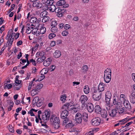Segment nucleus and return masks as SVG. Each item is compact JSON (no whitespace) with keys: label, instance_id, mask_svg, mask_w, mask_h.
<instances>
[{"label":"nucleus","instance_id":"1","mask_svg":"<svg viewBox=\"0 0 135 135\" xmlns=\"http://www.w3.org/2000/svg\"><path fill=\"white\" fill-rule=\"evenodd\" d=\"M53 127L56 129H57L60 127V121L59 117H55L54 115H53L51 117L50 121L52 122L53 120Z\"/></svg>","mask_w":135,"mask_h":135},{"label":"nucleus","instance_id":"2","mask_svg":"<svg viewBox=\"0 0 135 135\" xmlns=\"http://www.w3.org/2000/svg\"><path fill=\"white\" fill-rule=\"evenodd\" d=\"M61 114V118L64 120L63 121V125H65L68 121V119L67 118L69 114V112L66 109H64Z\"/></svg>","mask_w":135,"mask_h":135},{"label":"nucleus","instance_id":"3","mask_svg":"<svg viewBox=\"0 0 135 135\" xmlns=\"http://www.w3.org/2000/svg\"><path fill=\"white\" fill-rule=\"evenodd\" d=\"M74 105V103L73 102H72L70 103H65L62 106V108L63 109H66L68 110H72L73 109Z\"/></svg>","mask_w":135,"mask_h":135},{"label":"nucleus","instance_id":"4","mask_svg":"<svg viewBox=\"0 0 135 135\" xmlns=\"http://www.w3.org/2000/svg\"><path fill=\"white\" fill-rule=\"evenodd\" d=\"M113 103L114 105H116L115 107L117 109L119 108L122 107L121 103L119 102V98L117 96H113Z\"/></svg>","mask_w":135,"mask_h":135},{"label":"nucleus","instance_id":"5","mask_svg":"<svg viewBox=\"0 0 135 135\" xmlns=\"http://www.w3.org/2000/svg\"><path fill=\"white\" fill-rule=\"evenodd\" d=\"M43 86V85L41 83L38 84L35 87V88L32 89L31 91V92L34 95L37 94Z\"/></svg>","mask_w":135,"mask_h":135},{"label":"nucleus","instance_id":"6","mask_svg":"<svg viewBox=\"0 0 135 135\" xmlns=\"http://www.w3.org/2000/svg\"><path fill=\"white\" fill-rule=\"evenodd\" d=\"M43 86V85L41 83L38 84L35 87V88L32 89L31 91V92L34 95L37 94Z\"/></svg>","mask_w":135,"mask_h":135},{"label":"nucleus","instance_id":"7","mask_svg":"<svg viewBox=\"0 0 135 135\" xmlns=\"http://www.w3.org/2000/svg\"><path fill=\"white\" fill-rule=\"evenodd\" d=\"M100 119L99 117L93 118L91 121L92 124L95 126L99 125L100 123Z\"/></svg>","mask_w":135,"mask_h":135},{"label":"nucleus","instance_id":"8","mask_svg":"<svg viewBox=\"0 0 135 135\" xmlns=\"http://www.w3.org/2000/svg\"><path fill=\"white\" fill-rule=\"evenodd\" d=\"M42 3L47 6L46 7V10H47L49 8L48 6H50L53 4L54 2V1L53 0H42Z\"/></svg>","mask_w":135,"mask_h":135},{"label":"nucleus","instance_id":"9","mask_svg":"<svg viewBox=\"0 0 135 135\" xmlns=\"http://www.w3.org/2000/svg\"><path fill=\"white\" fill-rule=\"evenodd\" d=\"M82 116L80 113H77L75 115V119L78 123H80L82 121Z\"/></svg>","mask_w":135,"mask_h":135},{"label":"nucleus","instance_id":"10","mask_svg":"<svg viewBox=\"0 0 135 135\" xmlns=\"http://www.w3.org/2000/svg\"><path fill=\"white\" fill-rule=\"evenodd\" d=\"M102 95V93L93 94L92 95V98L94 100L98 101L101 99Z\"/></svg>","mask_w":135,"mask_h":135},{"label":"nucleus","instance_id":"11","mask_svg":"<svg viewBox=\"0 0 135 135\" xmlns=\"http://www.w3.org/2000/svg\"><path fill=\"white\" fill-rule=\"evenodd\" d=\"M112 94L110 91H107L105 94V102L108 103L110 102Z\"/></svg>","mask_w":135,"mask_h":135},{"label":"nucleus","instance_id":"12","mask_svg":"<svg viewBox=\"0 0 135 135\" xmlns=\"http://www.w3.org/2000/svg\"><path fill=\"white\" fill-rule=\"evenodd\" d=\"M88 99V98L85 95H82L80 97V101L83 105H85L86 104V102Z\"/></svg>","mask_w":135,"mask_h":135},{"label":"nucleus","instance_id":"13","mask_svg":"<svg viewBox=\"0 0 135 135\" xmlns=\"http://www.w3.org/2000/svg\"><path fill=\"white\" fill-rule=\"evenodd\" d=\"M86 108L88 111L91 113L93 112L94 108L93 104L91 103H89L86 105Z\"/></svg>","mask_w":135,"mask_h":135},{"label":"nucleus","instance_id":"14","mask_svg":"<svg viewBox=\"0 0 135 135\" xmlns=\"http://www.w3.org/2000/svg\"><path fill=\"white\" fill-rule=\"evenodd\" d=\"M32 6L33 7L37 9L41 8L42 6L41 3H40L39 1H35L33 2Z\"/></svg>","mask_w":135,"mask_h":135},{"label":"nucleus","instance_id":"15","mask_svg":"<svg viewBox=\"0 0 135 135\" xmlns=\"http://www.w3.org/2000/svg\"><path fill=\"white\" fill-rule=\"evenodd\" d=\"M118 109H117L116 108L115 109H112V110H109V111H108L109 113V116L112 117H114L116 115L117 113V110Z\"/></svg>","mask_w":135,"mask_h":135},{"label":"nucleus","instance_id":"16","mask_svg":"<svg viewBox=\"0 0 135 135\" xmlns=\"http://www.w3.org/2000/svg\"><path fill=\"white\" fill-rule=\"evenodd\" d=\"M105 84L103 83H100L99 84L98 87V91L102 93L103 91L105 88Z\"/></svg>","mask_w":135,"mask_h":135},{"label":"nucleus","instance_id":"17","mask_svg":"<svg viewBox=\"0 0 135 135\" xmlns=\"http://www.w3.org/2000/svg\"><path fill=\"white\" fill-rule=\"evenodd\" d=\"M123 104L125 107V108H126L129 110H131V105L128 101L125 100L124 101Z\"/></svg>","mask_w":135,"mask_h":135},{"label":"nucleus","instance_id":"18","mask_svg":"<svg viewBox=\"0 0 135 135\" xmlns=\"http://www.w3.org/2000/svg\"><path fill=\"white\" fill-rule=\"evenodd\" d=\"M130 102L133 104L135 103V93H132L129 96Z\"/></svg>","mask_w":135,"mask_h":135},{"label":"nucleus","instance_id":"19","mask_svg":"<svg viewBox=\"0 0 135 135\" xmlns=\"http://www.w3.org/2000/svg\"><path fill=\"white\" fill-rule=\"evenodd\" d=\"M52 61L51 58H49L44 61L43 65L45 66H48L50 64Z\"/></svg>","mask_w":135,"mask_h":135},{"label":"nucleus","instance_id":"20","mask_svg":"<svg viewBox=\"0 0 135 135\" xmlns=\"http://www.w3.org/2000/svg\"><path fill=\"white\" fill-rule=\"evenodd\" d=\"M102 109L99 105H96L94 108V110L95 112L98 114H100L101 113Z\"/></svg>","mask_w":135,"mask_h":135},{"label":"nucleus","instance_id":"21","mask_svg":"<svg viewBox=\"0 0 135 135\" xmlns=\"http://www.w3.org/2000/svg\"><path fill=\"white\" fill-rule=\"evenodd\" d=\"M111 70L110 68H107L104 71V76H111Z\"/></svg>","mask_w":135,"mask_h":135},{"label":"nucleus","instance_id":"22","mask_svg":"<svg viewBox=\"0 0 135 135\" xmlns=\"http://www.w3.org/2000/svg\"><path fill=\"white\" fill-rule=\"evenodd\" d=\"M61 55L60 51L59 50H56L54 53V56L55 58L59 57Z\"/></svg>","mask_w":135,"mask_h":135},{"label":"nucleus","instance_id":"23","mask_svg":"<svg viewBox=\"0 0 135 135\" xmlns=\"http://www.w3.org/2000/svg\"><path fill=\"white\" fill-rule=\"evenodd\" d=\"M35 81H35V79L34 78L29 83V85L28 88V90L29 91V90H30L31 88H32V87L34 86L35 85Z\"/></svg>","mask_w":135,"mask_h":135},{"label":"nucleus","instance_id":"24","mask_svg":"<svg viewBox=\"0 0 135 135\" xmlns=\"http://www.w3.org/2000/svg\"><path fill=\"white\" fill-rule=\"evenodd\" d=\"M66 3L65 1L64 0H61L57 2L56 4V6H63Z\"/></svg>","mask_w":135,"mask_h":135},{"label":"nucleus","instance_id":"25","mask_svg":"<svg viewBox=\"0 0 135 135\" xmlns=\"http://www.w3.org/2000/svg\"><path fill=\"white\" fill-rule=\"evenodd\" d=\"M104 78L105 81L106 83H109L111 80V76H104Z\"/></svg>","mask_w":135,"mask_h":135},{"label":"nucleus","instance_id":"26","mask_svg":"<svg viewBox=\"0 0 135 135\" xmlns=\"http://www.w3.org/2000/svg\"><path fill=\"white\" fill-rule=\"evenodd\" d=\"M84 91L85 94H88L89 93L90 89L89 86L86 85L84 87Z\"/></svg>","mask_w":135,"mask_h":135},{"label":"nucleus","instance_id":"27","mask_svg":"<svg viewBox=\"0 0 135 135\" xmlns=\"http://www.w3.org/2000/svg\"><path fill=\"white\" fill-rule=\"evenodd\" d=\"M36 55L38 57L40 56V57H46L45 53L43 51L37 52L36 53Z\"/></svg>","mask_w":135,"mask_h":135},{"label":"nucleus","instance_id":"28","mask_svg":"<svg viewBox=\"0 0 135 135\" xmlns=\"http://www.w3.org/2000/svg\"><path fill=\"white\" fill-rule=\"evenodd\" d=\"M129 120L127 118L119 120L118 121V122L120 123V125H122L127 122Z\"/></svg>","mask_w":135,"mask_h":135},{"label":"nucleus","instance_id":"29","mask_svg":"<svg viewBox=\"0 0 135 135\" xmlns=\"http://www.w3.org/2000/svg\"><path fill=\"white\" fill-rule=\"evenodd\" d=\"M101 116L104 118H106L107 116V112L106 110H103L101 113Z\"/></svg>","mask_w":135,"mask_h":135},{"label":"nucleus","instance_id":"30","mask_svg":"<svg viewBox=\"0 0 135 135\" xmlns=\"http://www.w3.org/2000/svg\"><path fill=\"white\" fill-rule=\"evenodd\" d=\"M65 12H66L65 10L64 9H62V11L59 12V13L57 14L56 15L59 17H61L63 16L64 13Z\"/></svg>","mask_w":135,"mask_h":135},{"label":"nucleus","instance_id":"31","mask_svg":"<svg viewBox=\"0 0 135 135\" xmlns=\"http://www.w3.org/2000/svg\"><path fill=\"white\" fill-rule=\"evenodd\" d=\"M48 117L47 116L44 115V114L42 115V119L44 123H46L49 120V118H48Z\"/></svg>","mask_w":135,"mask_h":135},{"label":"nucleus","instance_id":"32","mask_svg":"<svg viewBox=\"0 0 135 135\" xmlns=\"http://www.w3.org/2000/svg\"><path fill=\"white\" fill-rule=\"evenodd\" d=\"M48 71V70L47 69L44 68L41 71L40 74L41 75H44L47 74Z\"/></svg>","mask_w":135,"mask_h":135},{"label":"nucleus","instance_id":"33","mask_svg":"<svg viewBox=\"0 0 135 135\" xmlns=\"http://www.w3.org/2000/svg\"><path fill=\"white\" fill-rule=\"evenodd\" d=\"M83 70L82 72L84 73H85L87 72L88 70V66L87 65H85L83 66L82 68Z\"/></svg>","mask_w":135,"mask_h":135},{"label":"nucleus","instance_id":"34","mask_svg":"<svg viewBox=\"0 0 135 135\" xmlns=\"http://www.w3.org/2000/svg\"><path fill=\"white\" fill-rule=\"evenodd\" d=\"M50 11L51 12H53L54 11L56 8V6L54 4H52L49 7Z\"/></svg>","mask_w":135,"mask_h":135},{"label":"nucleus","instance_id":"35","mask_svg":"<svg viewBox=\"0 0 135 135\" xmlns=\"http://www.w3.org/2000/svg\"><path fill=\"white\" fill-rule=\"evenodd\" d=\"M46 31V28L44 27H42L40 28V33L41 34H44Z\"/></svg>","mask_w":135,"mask_h":135},{"label":"nucleus","instance_id":"36","mask_svg":"<svg viewBox=\"0 0 135 135\" xmlns=\"http://www.w3.org/2000/svg\"><path fill=\"white\" fill-rule=\"evenodd\" d=\"M46 57H40L37 59V61L40 63H41L46 59Z\"/></svg>","mask_w":135,"mask_h":135},{"label":"nucleus","instance_id":"37","mask_svg":"<svg viewBox=\"0 0 135 135\" xmlns=\"http://www.w3.org/2000/svg\"><path fill=\"white\" fill-rule=\"evenodd\" d=\"M39 98L38 97H35L33 99L32 104L33 105L36 104L37 101L39 100Z\"/></svg>","mask_w":135,"mask_h":135},{"label":"nucleus","instance_id":"38","mask_svg":"<svg viewBox=\"0 0 135 135\" xmlns=\"http://www.w3.org/2000/svg\"><path fill=\"white\" fill-rule=\"evenodd\" d=\"M50 114V111L48 110H46L43 113V114H44L46 116H47V117H48L49 118Z\"/></svg>","mask_w":135,"mask_h":135},{"label":"nucleus","instance_id":"39","mask_svg":"<svg viewBox=\"0 0 135 135\" xmlns=\"http://www.w3.org/2000/svg\"><path fill=\"white\" fill-rule=\"evenodd\" d=\"M106 104H105V107L107 110L108 111H109V110H110V102L108 103L107 102H105Z\"/></svg>","mask_w":135,"mask_h":135},{"label":"nucleus","instance_id":"40","mask_svg":"<svg viewBox=\"0 0 135 135\" xmlns=\"http://www.w3.org/2000/svg\"><path fill=\"white\" fill-rule=\"evenodd\" d=\"M50 18L47 16L44 17L42 20V21L43 23H45L49 20Z\"/></svg>","mask_w":135,"mask_h":135},{"label":"nucleus","instance_id":"41","mask_svg":"<svg viewBox=\"0 0 135 135\" xmlns=\"http://www.w3.org/2000/svg\"><path fill=\"white\" fill-rule=\"evenodd\" d=\"M37 19L35 17L32 18L30 20V22L32 23L37 22Z\"/></svg>","mask_w":135,"mask_h":135},{"label":"nucleus","instance_id":"42","mask_svg":"<svg viewBox=\"0 0 135 135\" xmlns=\"http://www.w3.org/2000/svg\"><path fill=\"white\" fill-rule=\"evenodd\" d=\"M52 32L56 33L58 31L57 28L56 27H52L51 29Z\"/></svg>","mask_w":135,"mask_h":135},{"label":"nucleus","instance_id":"43","mask_svg":"<svg viewBox=\"0 0 135 135\" xmlns=\"http://www.w3.org/2000/svg\"><path fill=\"white\" fill-rule=\"evenodd\" d=\"M13 87L16 90H18L20 89L21 86V85L18 86L17 84H13Z\"/></svg>","mask_w":135,"mask_h":135},{"label":"nucleus","instance_id":"44","mask_svg":"<svg viewBox=\"0 0 135 135\" xmlns=\"http://www.w3.org/2000/svg\"><path fill=\"white\" fill-rule=\"evenodd\" d=\"M73 126V124L71 122H69L66 125V127L68 128H71Z\"/></svg>","mask_w":135,"mask_h":135},{"label":"nucleus","instance_id":"45","mask_svg":"<svg viewBox=\"0 0 135 135\" xmlns=\"http://www.w3.org/2000/svg\"><path fill=\"white\" fill-rule=\"evenodd\" d=\"M36 104L37 107H40L42 104V102L41 100L40 99H39V100L37 101Z\"/></svg>","mask_w":135,"mask_h":135},{"label":"nucleus","instance_id":"46","mask_svg":"<svg viewBox=\"0 0 135 135\" xmlns=\"http://www.w3.org/2000/svg\"><path fill=\"white\" fill-rule=\"evenodd\" d=\"M117 110H119V113H122L124 111V110H126L125 108H118Z\"/></svg>","mask_w":135,"mask_h":135},{"label":"nucleus","instance_id":"47","mask_svg":"<svg viewBox=\"0 0 135 135\" xmlns=\"http://www.w3.org/2000/svg\"><path fill=\"white\" fill-rule=\"evenodd\" d=\"M83 119L85 122H86L87 121V119L88 118V115L87 114L85 113H83Z\"/></svg>","mask_w":135,"mask_h":135},{"label":"nucleus","instance_id":"48","mask_svg":"<svg viewBox=\"0 0 135 135\" xmlns=\"http://www.w3.org/2000/svg\"><path fill=\"white\" fill-rule=\"evenodd\" d=\"M68 34V32L66 30L63 31L62 32V35L64 36H66Z\"/></svg>","mask_w":135,"mask_h":135},{"label":"nucleus","instance_id":"49","mask_svg":"<svg viewBox=\"0 0 135 135\" xmlns=\"http://www.w3.org/2000/svg\"><path fill=\"white\" fill-rule=\"evenodd\" d=\"M56 36V34L53 33H50L49 36V39H51Z\"/></svg>","mask_w":135,"mask_h":135},{"label":"nucleus","instance_id":"50","mask_svg":"<svg viewBox=\"0 0 135 135\" xmlns=\"http://www.w3.org/2000/svg\"><path fill=\"white\" fill-rule=\"evenodd\" d=\"M57 24V22L56 21H54L51 23V26L52 27H56Z\"/></svg>","mask_w":135,"mask_h":135},{"label":"nucleus","instance_id":"51","mask_svg":"<svg viewBox=\"0 0 135 135\" xmlns=\"http://www.w3.org/2000/svg\"><path fill=\"white\" fill-rule=\"evenodd\" d=\"M15 5L14 4H12L11 6V8L8 11V13H9L14 9L15 7Z\"/></svg>","mask_w":135,"mask_h":135},{"label":"nucleus","instance_id":"52","mask_svg":"<svg viewBox=\"0 0 135 135\" xmlns=\"http://www.w3.org/2000/svg\"><path fill=\"white\" fill-rule=\"evenodd\" d=\"M45 77V76L44 75H41V76H40V77L38 79V80H36V81H40L43 80Z\"/></svg>","mask_w":135,"mask_h":135},{"label":"nucleus","instance_id":"53","mask_svg":"<svg viewBox=\"0 0 135 135\" xmlns=\"http://www.w3.org/2000/svg\"><path fill=\"white\" fill-rule=\"evenodd\" d=\"M93 94H94V93H95V94L96 93H101L99 91H98V89H97L95 87H94L93 88Z\"/></svg>","mask_w":135,"mask_h":135},{"label":"nucleus","instance_id":"54","mask_svg":"<svg viewBox=\"0 0 135 135\" xmlns=\"http://www.w3.org/2000/svg\"><path fill=\"white\" fill-rule=\"evenodd\" d=\"M46 12V11H44L42 12L40 15V17H44L45 16V13Z\"/></svg>","mask_w":135,"mask_h":135},{"label":"nucleus","instance_id":"55","mask_svg":"<svg viewBox=\"0 0 135 135\" xmlns=\"http://www.w3.org/2000/svg\"><path fill=\"white\" fill-rule=\"evenodd\" d=\"M30 62L32 63V64L34 66H35L36 65V61L34 60L33 59H31L30 60Z\"/></svg>","mask_w":135,"mask_h":135},{"label":"nucleus","instance_id":"56","mask_svg":"<svg viewBox=\"0 0 135 135\" xmlns=\"http://www.w3.org/2000/svg\"><path fill=\"white\" fill-rule=\"evenodd\" d=\"M64 28L65 30H68L70 28V25L68 24H66L64 26Z\"/></svg>","mask_w":135,"mask_h":135},{"label":"nucleus","instance_id":"57","mask_svg":"<svg viewBox=\"0 0 135 135\" xmlns=\"http://www.w3.org/2000/svg\"><path fill=\"white\" fill-rule=\"evenodd\" d=\"M38 31V29H37L36 28H34L32 30V33L34 35H35L36 33H37V31Z\"/></svg>","mask_w":135,"mask_h":135},{"label":"nucleus","instance_id":"58","mask_svg":"<svg viewBox=\"0 0 135 135\" xmlns=\"http://www.w3.org/2000/svg\"><path fill=\"white\" fill-rule=\"evenodd\" d=\"M7 46L6 45V47L5 46V45H4V46L1 49V51L0 52V55H1V54H2V52L4 51V50L6 49V47H7Z\"/></svg>","mask_w":135,"mask_h":135},{"label":"nucleus","instance_id":"59","mask_svg":"<svg viewBox=\"0 0 135 135\" xmlns=\"http://www.w3.org/2000/svg\"><path fill=\"white\" fill-rule=\"evenodd\" d=\"M55 65H52L50 66V70L51 71H53L55 69Z\"/></svg>","mask_w":135,"mask_h":135},{"label":"nucleus","instance_id":"60","mask_svg":"<svg viewBox=\"0 0 135 135\" xmlns=\"http://www.w3.org/2000/svg\"><path fill=\"white\" fill-rule=\"evenodd\" d=\"M33 111L31 109L28 112V114H30V115L31 116H34L35 115L33 113Z\"/></svg>","mask_w":135,"mask_h":135},{"label":"nucleus","instance_id":"61","mask_svg":"<svg viewBox=\"0 0 135 135\" xmlns=\"http://www.w3.org/2000/svg\"><path fill=\"white\" fill-rule=\"evenodd\" d=\"M56 44V42L55 41H52L50 44V46L51 47L54 46Z\"/></svg>","mask_w":135,"mask_h":135},{"label":"nucleus","instance_id":"62","mask_svg":"<svg viewBox=\"0 0 135 135\" xmlns=\"http://www.w3.org/2000/svg\"><path fill=\"white\" fill-rule=\"evenodd\" d=\"M59 28L60 29H61L63 28L64 26V25L63 23H60L59 25Z\"/></svg>","mask_w":135,"mask_h":135},{"label":"nucleus","instance_id":"63","mask_svg":"<svg viewBox=\"0 0 135 135\" xmlns=\"http://www.w3.org/2000/svg\"><path fill=\"white\" fill-rule=\"evenodd\" d=\"M133 123V122L132 121L130 122L127 124H126L124 126V127H127L129 126L131 124Z\"/></svg>","mask_w":135,"mask_h":135},{"label":"nucleus","instance_id":"64","mask_svg":"<svg viewBox=\"0 0 135 135\" xmlns=\"http://www.w3.org/2000/svg\"><path fill=\"white\" fill-rule=\"evenodd\" d=\"M30 28L29 27H28V28H27L26 30V32L28 34H29L30 33L31 31H30Z\"/></svg>","mask_w":135,"mask_h":135}]
</instances>
